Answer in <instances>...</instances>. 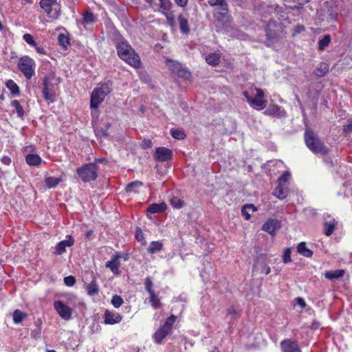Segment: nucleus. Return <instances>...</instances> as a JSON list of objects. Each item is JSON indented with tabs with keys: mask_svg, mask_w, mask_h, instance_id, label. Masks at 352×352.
Here are the masks:
<instances>
[{
	"mask_svg": "<svg viewBox=\"0 0 352 352\" xmlns=\"http://www.w3.org/2000/svg\"><path fill=\"white\" fill-rule=\"evenodd\" d=\"M25 314L22 313L20 310L16 309L13 314L14 322L16 324L20 323L25 317Z\"/></svg>",
	"mask_w": 352,
	"mask_h": 352,
	"instance_id": "58836bf2",
	"label": "nucleus"
},
{
	"mask_svg": "<svg viewBox=\"0 0 352 352\" xmlns=\"http://www.w3.org/2000/svg\"><path fill=\"white\" fill-rule=\"evenodd\" d=\"M328 72L329 65L326 63H320L314 70V74L318 77H322L325 76Z\"/></svg>",
	"mask_w": 352,
	"mask_h": 352,
	"instance_id": "393cba45",
	"label": "nucleus"
},
{
	"mask_svg": "<svg viewBox=\"0 0 352 352\" xmlns=\"http://www.w3.org/2000/svg\"><path fill=\"white\" fill-rule=\"evenodd\" d=\"M11 105L14 107L16 109L17 115L19 117H23L24 114L23 107L20 104L19 102L16 100H12L11 102Z\"/></svg>",
	"mask_w": 352,
	"mask_h": 352,
	"instance_id": "4c0bfd02",
	"label": "nucleus"
},
{
	"mask_svg": "<svg viewBox=\"0 0 352 352\" xmlns=\"http://www.w3.org/2000/svg\"><path fill=\"white\" fill-rule=\"evenodd\" d=\"M55 310L59 316L65 320H69L72 318V309L67 306L62 301H55L54 304Z\"/></svg>",
	"mask_w": 352,
	"mask_h": 352,
	"instance_id": "9d476101",
	"label": "nucleus"
},
{
	"mask_svg": "<svg viewBox=\"0 0 352 352\" xmlns=\"http://www.w3.org/2000/svg\"><path fill=\"white\" fill-rule=\"evenodd\" d=\"M95 19L93 13L89 11H87L83 16V23L91 24L94 22Z\"/></svg>",
	"mask_w": 352,
	"mask_h": 352,
	"instance_id": "ea45409f",
	"label": "nucleus"
},
{
	"mask_svg": "<svg viewBox=\"0 0 352 352\" xmlns=\"http://www.w3.org/2000/svg\"><path fill=\"white\" fill-rule=\"evenodd\" d=\"M26 162L30 166H38L41 163V158L36 154H28L25 157Z\"/></svg>",
	"mask_w": 352,
	"mask_h": 352,
	"instance_id": "bb28decb",
	"label": "nucleus"
},
{
	"mask_svg": "<svg viewBox=\"0 0 352 352\" xmlns=\"http://www.w3.org/2000/svg\"><path fill=\"white\" fill-rule=\"evenodd\" d=\"M112 82L107 80L103 83H100L99 87H96L91 94L90 107L91 109H97L100 104L104 101L105 97L108 96L112 89Z\"/></svg>",
	"mask_w": 352,
	"mask_h": 352,
	"instance_id": "7ed1b4c3",
	"label": "nucleus"
},
{
	"mask_svg": "<svg viewBox=\"0 0 352 352\" xmlns=\"http://www.w3.org/2000/svg\"><path fill=\"white\" fill-rule=\"evenodd\" d=\"M66 238H67V239L59 242L56 245V251L54 252L55 254H56V255L62 254L63 253H64L65 252V249L67 247H71L72 245H74V239L72 236L67 235Z\"/></svg>",
	"mask_w": 352,
	"mask_h": 352,
	"instance_id": "dca6fc26",
	"label": "nucleus"
},
{
	"mask_svg": "<svg viewBox=\"0 0 352 352\" xmlns=\"http://www.w3.org/2000/svg\"><path fill=\"white\" fill-rule=\"evenodd\" d=\"M170 133H171L172 137L173 138L176 139V135H177L176 129H172L170 130Z\"/></svg>",
	"mask_w": 352,
	"mask_h": 352,
	"instance_id": "338daca9",
	"label": "nucleus"
},
{
	"mask_svg": "<svg viewBox=\"0 0 352 352\" xmlns=\"http://www.w3.org/2000/svg\"><path fill=\"white\" fill-rule=\"evenodd\" d=\"M166 209V204L165 203L153 204H151L148 208V213L155 214L164 211Z\"/></svg>",
	"mask_w": 352,
	"mask_h": 352,
	"instance_id": "5701e85b",
	"label": "nucleus"
},
{
	"mask_svg": "<svg viewBox=\"0 0 352 352\" xmlns=\"http://www.w3.org/2000/svg\"><path fill=\"white\" fill-rule=\"evenodd\" d=\"M1 161L3 164L7 166H9L12 162L11 158L6 155L1 158Z\"/></svg>",
	"mask_w": 352,
	"mask_h": 352,
	"instance_id": "5fc2aeb1",
	"label": "nucleus"
},
{
	"mask_svg": "<svg viewBox=\"0 0 352 352\" xmlns=\"http://www.w3.org/2000/svg\"><path fill=\"white\" fill-rule=\"evenodd\" d=\"M170 204L173 206V208H176V201L174 199H170Z\"/></svg>",
	"mask_w": 352,
	"mask_h": 352,
	"instance_id": "774afa93",
	"label": "nucleus"
},
{
	"mask_svg": "<svg viewBox=\"0 0 352 352\" xmlns=\"http://www.w3.org/2000/svg\"><path fill=\"white\" fill-rule=\"evenodd\" d=\"M121 258V254L118 252L116 253L111 256L110 261H107L105 264V267L109 268L110 270L114 275H120L121 272L119 270L120 266V259Z\"/></svg>",
	"mask_w": 352,
	"mask_h": 352,
	"instance_id": "9b49d317",
	"label": "nucleus"
},
{
	"mask_svg": "<svg viewBox=\"0 0 352 352\" xmlns=\"http://www.w3.org/2000/svg\"><path fill=\"white\" fill-rule=\"evenodd\" d=\"M143 186V183L139 181H135L129 183L126 187V190L128 192H138V189Z\"/></svg>",
	"mask_w": 352,
	"mask_h": 352,
	"instance_id": "2f4dec72",
	"label": "nucleus"
},
{
	"mask_svg": "<svg viewBox=\"0 0 352 352\" xmlns=\"http://www.w3.org/2000/svg\"><path fill=\"white\" fill-rule=\"evenodd\" d=\"M186 134L184 131L177 130V140L184 139Z\"/></svg>",
	"mask_w": 352,
	"mask_h": 352,
	"instance_id": "bf43d9fd",
	"label": "nucleus"
},
{
	"mask_svg": "<svg viewBox=\"0 0 352 352\" xmlns=\"http://www.w3.org/2000/svg\"><path fill=\"white\" fill-rule=\"evenodd\" d=\"M36 52L38 53V54H45L46 52L45 50H44L43 47H38L37 45H36V47H34Z\"/></svg>",
	"mask_w": 352,
	"mask_h": 352,
	"instance_id": "052dcab7",
	"label": "nucleus"
},
{
	"mask_svg": "<svg viewBox=\"0 0 352 352\" xmlns=\"http://www.w3.org/2000/svg\"><path fill=\"white\" fill-rule=\"evenodd\" d=\"M283 352H300L298 344L291 341L290 340H285L280 343Z\"/></svg>",
	"mask_w": 352,
	"mask_h": 352,
	"instance_id": "a211bd4d",
	"label": "nucleus"
},
{
	"mask_svg": "<svg viewBox=\"0 0 352 352\" xmlns=\"http://www.w3.org/2000/svg\"><path fill=\"white\" fill-rule=\"evenodd\" d=\"M297 251L300 254L308 258L311 257L313 254V252L307 248L305 242H301L298 244Z\"/></svg>",
	"mask_w": 352,
	"mask_h": 352,
	"instance_id": "cd10ccee",
	"label": "nucleus"
},
{
	"mask_svg": "<svg viewBox=\"0 0 352 352\" xmlns=\"http://www.w3.org/2000/svg\"><path fill=\"white\" fill-rule=\"evenodd\" d=\"M280 228V223L277 219H270L263 226V230L274 235Z\"/></svg>",
	"mask_w": 352,
	"mask_h": 352,
	"instance_id": "4468645a",
	"label": "nucleus"
},
{
	"mask_svg": "<svg viewBox=\"0 0 352 352\" xmlns=\"http://www.w3.org/2000/svg\"><path fill=\"white\" fill-rule=\"evenodd\" d=\"M337 222L334 219L325 220L324 223V234L327 236H330L334 231Z\"/></svg>",
	"mask_w": 352,
	"mask_h": 352,
	"instance_id": "4be33fe9",
	"label": "nucleus"
},
{
	"mask_svg": "<svg viewBox=\"0 0 352 352\" xmlns=\"http://www.w3.org/2000/svg\"><path fill=\"white\" fill-rule=\"evenodd\" d=\"M34 61L28 56H23L19 59L18 67L27 79H30L34 74Z\"/></svg>",
	"mask_w": 352,
	"mask_h": 352,
	"instance_id": "0eeeda50",
	"label": "nucleus"
},
{
	"mask_svg": "<svg viewBox=\"0 0 352 352\" xmlns=\"http://www.w3.org/2000/svg\"><path fill=\"white\" fill-rule=\"evenodd\" d=\"M264 113L267 116H273L278 118H284L286 116V112L284 109L276 104H270Z\"/></svg>",
	"mask_w": 352,
	"mask_h": 352,
	"instance_id": "2eb2a0df",
	"label": "nucleus"
},
{
	"mask_svg": "<svg viewBox=\"0 0 352 352\" xmlns=\"http://www.w3.org/2000/svg\"><path fill=\"white\" fill-rule=\"evenodd\" d=\"M116 47L118 56L131 66L139 68L141 65L139 55L131 45L123 38L116 40Z\"/></svg>",
	"mask_w": 352,
	"mask_h": 352,
	"instance_id": "f257e3e1",
	"label": "nucleus"
},
{
	"mask_svg": "<svg viewBox=\"0 0 352 352\" xmlns=\"http://www.w3.org/2000/svg\"><path fill=\"white\" fill-rule=\"evenodd\" d=\"M345 274L344 270H336L326 271L324 274V277L330 280H336L342 278Z\"/></svg>",
	"mask_w": 352,
	"mask_h": 352,
	"instance_id": "6ab92c4d",
	"label": "nucleus"
},
{
	"mask_svg": "<svg viewBox=\"0 0 352 352\" xmlns=\"http://www.w3.org/2000/svg\"><path fill=\"white\" fill-rule=\"evenodd\" d=\"M162 248V243L159 241H153L148 248V251L151 254H154L161 250Z\"/></svg>",
	"mask_w": 352,
	"mask_h": 352,
	"instance_id": "e433bc0d",
	"label": "nucleus"
},
{
	"mask_svg": "<svg viewBox=\"0 0 352 352\" xmlns=\"http://www.w3.org/2000/svg\"><path fill=\"white\" fill-rule=\"evenodd\" d=\"M305 140L306 145L313 153L321 155L327 153L328 149L314 132L306 131Z\"/></svg>",
	"mask_w": 352,
	"mask_h": 352,
	"instance_id": "39448f33",
	"label": "nucleus"
},
{
	"mask_svg": "<svg viewBox=\"0 0 352 352\" xmlns=\"http://www.w3.org/2000/svg\"><path fill=\"white\" fill-rule=\"evenodd\" d=\"M149 294V301L154 307H157L160 305V300L158 296L155 294V292H151Z\"/></svg>",
	"mask_w": 352,
	"mask_h": 352,
	"instance_id": "79ce46f5",
	"label": "nucleus"
},
{
	"mask_svg": "<svg viewBox=\"0 0 352 352\" xmlns=\"http://www.w3.org/2000/svg\"><path fill=\"white\" fill-rule=\"evenodd\" d=\"M261 267V272L265 273L266 275L269 274L271 272L270 267L265 264V258L263 256H260L254 263V268Z\"/></svg>",
	"mask_w": 352,
	"mask_h": 352,
	"instance_id": "aec40b11",
	"label": "nucleus"
},
{
	"mask_svg": "<svg viewBox=\"0 0 352 352\" xmlns=\"http://www.w3.org/2000/svg\"><path fill=\"white\" fill-rule=\"evenodd\" d=\"M176 321L175 316L172 314L153 333V338L157 344H163L166 338L171 333L173 325Z\"/></svg>",
	"mask_w": 352,
	"mask_h": 352,
	"instance_id": "20e7f679",
	"label": "nucleus"
},
{
	"mask_svg": "<svg viewBox=\"0 0 352 352\" xmlns=\"http://www.w3.org/2000/svg\"><path fill=\"white\" fill-rule=\"evenodd\" d=\"M178 20L179 23V29L181 32L183 34H188L190 32V28L187 19L184 16L181 15L179 16Z\"/></svg>",
	"mask_w": 352,
	"mask_h": 352,
	"instance_id": "c85d7f7f",
	"label": "nucleus"
},
{
	"mask_svg": "<svg viewBox=\"0 0 352 352\" xmlns=\"http://www.w3.org/2000/svg\"><path fill=\"white\" fill-rule=\"evenodd\" d=\"M331 42V36L329 34H326L322 38L318 41V50L322 51L326 47L329 45Z\"/></svg>",
	"mask_w": 352,
	"mask_h": 352,
	"instance_id": "c9c22d12",
	"label": "nucleus"
},
{
	"mask_svg": "<svg viewBox=\"0 0 352 352\" xmlns=\"http://www.w3.org/2000/svg\"><path fill=\"white\" fill-rule=\"evenodd\" d=\"M287 194V188L285 184H279L274 191V195L280 199L286 197Z\"/></svg>",
	"mask_w": 352,
	"mask_h": 352,
	"instance_id": "a878e982",
	"label": "nucleus"
},
{
	"mask_svg": "<svg viewBox=\"0 0 352 352\" xmlns=\"http://www.w3.org/2000/svg\"><path fill=\"white\" fill-rule=\"evenodd\" d=\"M290 177V174L289 172L286 171L282 175L281 177L279 178V180H278V183L279 184H285V183L287 182V181L288 180V179Z\"/></svg>",
	"mask_w": 352,
	"mask_h": 352,
	"instance_id": "3c124183",
	"label": "nucleus"
},
{
	"mask_svg": "<svg viewBox=\"0 0 352 352\" xmlns=\"http://www.w3.org/2000/svg\"><path fill=\"white\" fill-rule=\"evenodd\" d=\"M283 261L285 263H288L291 261V251L289 249H286L283 253Z\"/></svg>",
	"mask_w": 352,
	"mask_h": 352,
	"instance_id": "49530a36",
	"label": "nucleus"
},
{
	"mask_svg": "<svg viewBox=\"0 0 352 352\" xmlns=\"http://www.w3.org/2000/svg\"><path fill=\"white\" fill-rule=\"evenodd\" d=\"M25 41L32 47H36V43L35 42L33 36L28 33H26L23 36Z\"/></svg>",
	"mask_w": 352,
	"mask_h": 352,
	"instance_id": "37998d69",
	"label": "nucleus"
},
{
	"mask_svg": "<svg viewBox=\"0 0 352 352\" xmlns=\"http://www.w3.org/2000/svg\"><path fill=\"white\" fill-rule=\"evenodd\" d=\"M62 182L61 178L47 177L45 179V183L48 188H56Z\"/></svg>",
	"mask_w": 352,
	"mask_h": 352,
	"instance_id": "c756f323",
	"label": "nucleus"
},
{
	"mask_svg": "<svg viewBox=\"0 0 352 352\" xmlns=\"http://www.w3.org/2000/svg\"><path fill=\"white\" fill-rule=\"evenodd\" d=\"M64 283L67 286H73L76 283V279L73 276H68L64 278Z\"/></svg>",
	"mask_w": 352,
	"mask_h": 352,
	"instance_id": "a18cd8bd",
	"label": "nucleus"
},
{
	"mask_svg": "<svg viewBox=\"0 0 352 352\" xmlns=\"http://www.w3.org/2000/svg\"><path fill=\"white\" fill-rule=\"evenodd\" d=\"M177 77L184 78L186 80L190 78L191 74L186 68L177 65Z\"/></svg>",
	"mask_w": 352,
	"mask_h": 352,
	"instance_id": "473e14b6",
	"label": "nucleus"
},
{
	"mask_svg": "<svg viewBox=\"0 0 352 352\" xmlns=\"http://www.w3.org/2000/svg\"><path fill=\"white\" fill-rule=\"evenodd\" d=\"M228 314L230 315H234L236 314V311L233 307H230L228 309Z\"/></svg>",
	"mask_w": 352,
	"mask_h": 352,
	"instance_id": "69168bd1",
	"label": "nucleus"
},
{
	"mask_svg": "<svg viewBox=\"0 0 352 352\" xmlns=\"http://www.w3.org/2000/svg\"><path fill=\"white\" fill-rule=\"evenodd\" d=\"M58 41L60 45H61L64 49H67V47L70 45L69 38L67 34H60L58 36Z\"/></svg>",
	"mask_w": 352,
	"mask_h": 352,
	"instance_id": "f704fd0d",
	"label": "nucleus"
},
{
	"mask_svg": "<svg viewBox=\"0 0 352 352\" xmlns=\"http://www.w3.org/2000/svg\"><path fill=\"white\" fill-rule=\"evenodd\" d=\"M225 0H208V3L212 6H217L218 8L223 7V5H226L224 2Z\"/></svg>",
	"mask_w": 352,
	"mask_h": 352,
	"instance_id": "09e8293b",
	"label": "nucleus"
},
{
	"mask_svg": "<svg viewBox=\"0 0 352 352\" xmlns=\"http://www.w3.org/2000/svg\"><path fill=\"white\" fill-rule=\"evenodd\" d=\"M166 17H167V20H168V23H169L171 26H173V25H174V23H175V21H174L173 17L168 16H167Z\"/></svg>",
	"mask_w": 352,
	"mask_h": 352,
	"instance_id": "0e129e2a",
	"label": "nucleus"
},
{
	"mask_svg": "<svg viewBox=\"0 0 352 352\" xmlns=\"http://www.w3.org/2000/svg\"><path fill=\"white\" fill-rule=\"evenodd\" d=\"M135 238L139 242H141L142 243H145L144 234L142 233V231L140 228L136 230Z\"/></svg>",
	"mask_w": 352,
	"mask_h": 352,
	"instance_id": "8fccbe9b",
	"label": "nucleus"
},
{
	"mask_svg": "<svg viewBox=\"0 0 352 352\" xmlns=\"http://www.w3.org/2000/svg\"><path fill=\"white\" fill-rule=\"evenodd\" d=\"M188 0H177V6L184 7L187 4Z\"/></svg>",
	"mask_w": 352,
	"mask_h": 352,
	"instance_id": "e2e57ef3",
	"label": "nucleus"
},
{
	"mask_svg": "<svg viewBox=\"0 0 352 352\" xmlns=\"http://www.w3.org/2000/svg\"><path fill=\"white\" fill-rule=\"evenodd\" d=\"M173 151L166 147H157L155 149L154 157L157 162H166L173 157Z\"/></svg>",
	"mask_w": 352,
	"mask_h": 352,
	"instance_id": "f8f14e48",
	"label": "nucleus"
},
{
	"mask_svg": "<svg viewBox=\"0 0 352 352\" xmlns=\"http://www.w3.org/2000/svg\"><path fill=\"white\" fill-rule=\"evenodd\" d=\"M161 7L164 10H168L170 7V3L168 0H160Z\"/></svg>",
	"mask_w": 352,
	"mask_h": 352,
	"instance_id": "864d4df0",
	"label": "nucleus"
},
{
	"mask_svg": "<svg viewBox=\"0 0 352 352\" xmlns=\"http://www.w3.org/2000/svg\"><path fill=\"white\" fill-rule=\"evenodd\" d=\"M104 322L106 324H114L118 323L122 320V316L116 312L106 311L104 315Z\"/></svg>",
	"mask_w": 352,
	"mask_h": 352,
	"instance_id": "f3484780",
	"label": "nucleus"
},
{
	"mask_svg": "<svg viewBox=\"0 0 352 352\" xmlns=\"http://www.w3.org/2000/svg\"><path fill=\"white\" fill-rule=\"evenodd\" d=\"M256 210V208L253 204H246L242 208L241 213L245 220H249Z\"/></svg>",
	"mask_w": 352,
	"mask_h": 352,
	"instance_id": "412c9836",
	"label": "nucleus"
},
{
	"mask_svg": "<svg viewBox=\"0 0 352 352\" xmlns=\"http://www.w3.org/2000/svg\"><path fill=\"white\" fill-rule=\"evenodd\" d=\"M111 304L116 308H119L123 304V299L118 295L113 296L111 300Z\"/></svg>",
	"mask_w": 352,
	"mask_h": 352,
	"instance_id": "a19ab883",
	"label": "nucleus"
},
{
	"mask_svg": "<svg viewBox=\"0 0 352 352\" xmlns=\"http://www.w3.org/2000/svg\"><path fill=\"white\" fill-rule=\"evenodd\" d=\"M40 6L49 17L53 19H57L58 17V12L57 10L58 5L57 3V0H41Z\"/></svg>",
	"mask_w": 352,
	"mask_h": 352,
	"instance_id": "1a4fd4ad",
	"label": "nucleus"
},
{
	"mask_svg": "<svg viewBox=\"0 0 352 352\" xmlns=\"http://www.w3.org/2000/svg\"><path fill=\"white\" fill-rule=\"evenodd\" d=\"M87 292L89 296H95L99 292V287L96 282V278L94 277L90 283L86 287Z\"/></svg>",
	"mask_w": 352,
	"mask_h": 352,
	"instance_id": "b1692460",
	"label": "nucleus"
},
{
	"mask_svg": "<svg viewBox=\"0 0 352 352\" xmlns=\"http://www.w3.org/2000/svg\"><path fill=\"white\" fill-rule=\"evenodd\" d=\"M214 19L216 22L221 23L223 25L229 21V14L228 13L227 5H223L221 8H217L214 13Z\"/></svg>",
	"mask_w": 352,
	"mask_h": 352,
	"instance_id": "ddd939ff",
	"label": "nucleus"
},
{
	"mask_svg": "<svg viewBox=\"0 0 352 352\" xmlns=\"http://www.w3.org/2000/svg\"><path fill=\"white\" fill-rule=\"evenodd\" d=\"M243 95L246 98L247 102L249 103V100H251L252 98V94H249L248 91H243Z\"/></svg>",
	"mask_w": 352,
	"mask_h": 352,
	"instance_id": "13d9d810",
	"label": "nucleus"
},
{
	"mask_svg": "<svg viewBox=\"0 0 352 352\" xmlns=\"http://www.w3.org/2000/svg\"><path fill=\"white\" fill-rule=\"evenodd\" d=\"M220 56L218 54H210L206 57V61L210 65L215 66L219 64Z\"/></svg>",
	"mask_w": 352,
	"mask_h": 352,
	"instance_id": "72a5a7b5",
	"label": "nucleus"
},
{
	"mask_svg": "<svg viewBox=\"0 0 352 352\" xmlns=\"http://www.w3.org/2000/svg\"><path fill=\"white\" fill-rule=\"evenodd\" d=\"M152 146H153V144H152V142L151 140L144 139V140L142 142V147L144 149L151 148Z\"/></svg>",
	"mask_w": 352,
	"mask_h": 352,
	"instance_id": "603ef678",
	"label": "nucleus"
},
{
	"mask_svg": "<svg viewBox=\"0 0 352 352\" xmlns=\"http://www.w3.org/2000/svg\"><path fill=\"white\" fill-rule=\"evenodd\" d=\"M145 289L148 293L154 291L153 289V282L150 277L145 279Z\"/></svg>",
	"mask_w": 352,
	"mask_h": 352,
	"instance_id": "de8ad7c7",
	"label": "nucleus"
},
{
	"mask_svg": "<svg viewBox=\"0 0 352 352\" xmlns=\"http://www.w3.org/2000/svg\"><path fill=\"white\" fill-rule=\"evenodd\" d=\"M60 82V78H57L54 72H49L43 80V95L44 98L53 102L56 100V87L54 84L58 85Z\"/></svg>",
	"mask_w": 352,
	"mask_h": 352,
	"instance_id": "f03ea898",
	"label": "nucleus"
},
{
	"mask_svg": "<svg viewBox=\"0 0 352 352\" xmlns=\"http://www.w3.org/2000/svg\"><path fill=\"white\" fill-rule=\"evenodd\" d=\"M252 98L249 100V104L251 107L256 110H262L266 106V101L264 100V91L258 88H255L252 91Z\"/></svg>",
	"mask_w": 352,
	"mask_h": 352,
	"instance_id": "6e6552de",
	"label": "nucleus"
},
{
	"mask_svg": "<svg viewBox=\"0 0 352 352\" xmlns=\"http://www.w3.org/2000/svg\"><path fill=\"white\" fill-rule=\"evenodd\" d=\"M305 30L304 27L302 25H298L294 29V34H298L301 32Z\"/></svg>",
	"mask_w": 352,
	"mask_h": 352,
	"instance_id": "680f3d73",
	"label": "nucleus"
},
{
	"mask_svg": "<svg viewBox=\"0 0 352 352\" xmlns=\"http://www.w3.org/2000/svg\"><path fill=\"white\" fill-rule=\"evenodd\" d=\"M344 131L346 133L350 132L352 131V119L348 121V123L346 126H344Z\"/></svg>",
	"mask_w": 352,
	"mask_h": 352,
	"instance_id": "6e6d98bb",
	"label": "nucleus"
},
{
	"mask_svg": "<svg viewBox=\"0 0 352 352\" xmlns=\"http://www.w3.org/2000/svg\"><path fill=\"white\" fill-rule=\"evenodd\" d=\"M98 166L96 163H88L76 170L78 177L84 182L95 181L98 177Z\"/></svg>",
	"mask_w": 352,
	"mask_h": 352,
	"instance_id": "423d86ee",
	"label": "nucleus"
},
{
	"mask_svg": "<svg viewBox=\"0 0 352 352\" xmlns=\"http://www.w3.org/2000/svg\"><path fill=\"white\" fill-rule=\"evenodd\" d=\"M296 303L300 305L302 308H305L306 307V302L302 298H296Z\"/></svg>",
	"mask_w": 352,
	"mask_h": 352,
	"instance_id": "4d7b16f0",
	"label": "nucleus"
},
{
	"mask_svg": "<svg viewBox=\"0 0 352 352\" xmlns=\"http://www.w3.org/2000/svg\"><path fill=\"white\" fill-rule=\"evenodd\" d=\"M6 85L7 88L10 91L12 96H16L19 95V87L12 80H8L6 82Z\"/></svg>",
	"mask_w": 352,
	"mask_h": 352,
	"instance_id": "7c9ffc66",
	"label": "nucleus"
},
{
	"mask_svg": "<svg viewBox=\"0 0 352 352\" xmlns=\"http://www.w3.org/2000/svg\"><path fill=\"white\" fill-rule=\"evenodd\" d=\"M166 65L170 71H171L173 73H175V70L176 68V63L174 60L166 58Z\"/></svg>",
	"mask_w": 352,
	"mask_h": 352,
	"instance_id": "c03bdc74",
	"label": "nucleus"
}]
</instances>
